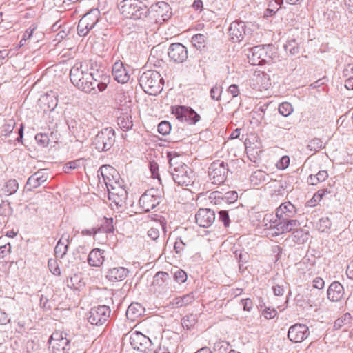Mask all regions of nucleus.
<instances>
[{"instance_id": "obj_2", "label": "nucleus", "mask_w": 353, "mask_h": 353, "mask_svg": "<svg viewBox=\"0 0 353 353\" xmlns=\"http://www.w3.org/2000/svg\"><path fill=\"white\" fill-rule=\"evenodd\" d=\"M168 158L170 164V172L174 181L179 185L188 186L193 183V172L186 164L179 161V156L172 152H168Z\"/></svg>"}, {"instance_id": "obj_44", "label": "nucleus", "mask_w": 353, "mask_h": 353, "mask_svg": "<svg viewBox=\"0 0 353 353\" xmlns=\"http://www.w3.org/2000/svg\"><path fill=\"white\" fill-rule=\"evenodd\" d=\"M196 323V316L194 314H188L182 319L181 324L183 328L187 330L192 327Z\"/></svg>"}, {"instance_id": "obj_38", "label": "nucleus", "mask_w": 353, "mask_h": 353, "mask_svg": "<svg viewBox=\"0 0 353 353\" xmlns=\"http://www.w3.org/2000/svg\"><path fill=\"white\" fill-rule=\"evenodd\" d=\"M111 169L112 170L113 168L109 165H103L102 167H101L100 170H101V174H102V176H103V181L107 187V189H108V192H109V190H110V188L114 187L115 184H120L119 181H117L114 179H111L109 176H105L104 174H103V171L104 170H108V169Z\"/></svg>"}, {"instance_id": "obj_9", "label": "nucleus", "mask_w": 353, "mask_h": 353, "mask_svg": "<svg viewBox=\"0 0 353 353\" xmlns=\"http://www.w3.org/2000/svg\"><path fill=\"white\" fill-rule=\"evenodd\" d=\"M160 202L161 197L158 195V191L153 188L143 194L139 201L140 208L145 212L154 209Z\"/></svg>"}, {"instance_id": "obj_7", "label": "nucleus", "mask_w": 353, "mask_h": 353, "mask_svg": "<svg viewBox=\"0 0 353 353\" xmlns=\"http://www.w3.org/2000/svg\"><path fill=\"white\" fill-rule=\"evenodd\" d=\"M110 313L111 310L107 305L94 307L90 309L88 314V320L92 325L100 326L108 321Z\"/></svg>"}, {"instance_id": "obj_32", "label": "nucleus", "mask_w": 353, "mask_h": 353, "mask_svg": "<svg viewBox=\"0 0 353 353\" xmlns=\"http://www.w3.org/2000/svg\"><path fill=\"white\" fill-rule=\"evenodd\" d=\"M331 193V191L327 188L321 189L316 192L313 197L307 202V205L310 207H314L322 199V198L326 194Z\"/></svg>"}, {"instance_id": "obj_52", "label": "nucleus", "mask_w": 353, "mask_h": 353, "mask_svg": "<svg viewBox=\"0 0 353 353\" xmlns=\"http://www.w3.org/2000/svg\"><path fill=\"white\" fill-rule=\"evenodd\" d=\"M222 93V88L215 85L210 90V97L213 100L219 101Z\"/></svg>"}, {"instance_id": "obj_40", "label": "nucleus", "mask_w": 353, "mask_h": 353, "mask_svg": "<svg viewBox=\"0 0 353 353\" xmlns=\"http://www.w3.org/2000/svg\"><path fill=\"white\" fill-rule=\"evenodd\" d=\"M284 48L286 51L289 52L292 55L296 54L299 52V43L294 39L288 41L284 45Z\"/></svg>"}, {"instance_id": "obj_13", "label": "nucleus", "mask_w": 353, "mask_h": 353, "mask_svg": "<svg viewBox=\"0 0 353 353\" xmlns=\"http://www.w3.org/2000/svg\"><path fill=\"white\" fill-rule=\"evenodd\" d=\"M250 34V29L246 28L243 21H233L229 28V34L231 40L234 42H240L245 36Z\"/></svg>"}, {"instance_id": "obj_4", "label": "nucleus", "mask_w": 353, "mask_h": 353, "mask_svg": "<svg viewBox=\"0 0 353 353\" xmlns=\"http://www.w3.org/2000/svg\"><path fill=\"white\" fill-rule=\"evenodd\" d=\"M115 141L114 130L111 128H105L95 136L93 144L99 151H108Z\"/></svg>"}, {"instance_id": "obj_23", "label": "nucleus", "mask_w": 353, "mask_h": 353, "mask_svg": "<svg viewBox=\"0 0 353 353\" xmlns=\"http://www.w3.org/2000/svg\"><path fill=\"white\" fill-rule=\"evenodd\" d=\"M104 250L99 248L92 249L88 254L87 261L90 266L101 267L105 261Z\"/></svg>"}, {"instance_id": "obj_25", "label": "nucleus", "mask_w": 353, "mask_h": 353, "mask_svg": "<svg viewBox=\"0 0 353 353\" xmlns=\"http://www.w3.org/2000/svg\"><path fill=\"white\" fill-rule=\"evenodd\" d=\"M112 75L114 76V79L120 83H125L128 82L130 79V75L121 61H117L113 65Z\"/></svg>"}, {"instance_id": "obj_51", "label": "nucleus", "mask_w": 353, "mask_h": 353, "mask_svg": "<svg viewBox=\"0 0 353 353\" xmlns=\"http://www.w3.org/2000/svg\"><path fill=\"white\" fill-rule=\"evenodd\" d=\"M171 130V125L167 121H161L158 125V132L163 134L167 135Z\"/></svg>"}, {"instance_id": "obj_63", "label": "nucleus", "mask_w": 353, "mask_h": 353, "mask_svg": "<svg viewBox=\"0 0 353 353\" xmlns=\"http://www.w3.org/2000/svg\"><path fill=\"white\" fill-rule=\"evenodd\" d=\"M241 304L242 305L243 310L245 311H248V312H250L251 310V309L252 308V305H253L252 300L248 298L242 299L241 301Z\"/></svg>"}, {"instance_id": "obj_8", "label": "nucleus", "mask_w": 353, "mask_h": 353, "mask_svg": "<svg viewBox=\"0 0 353 353\" xmlns=\"http://www.w3.org/2000/svg\"><path fill=\"white\" fill-rule=\"evenodd\" d=\"M119 9L124 17L134 19L141 18L143 11V9L136 3V0L122 1Z\"/></svg>"}, {"instance_id": "obj_33", "label": "nucleus", "mask_w": 353, "mask_h": 353, "mask_svg": "<svg viewBox=\"0 0 353 353\" xmlns=\"http://www.w3.org/2000/svg\"><path fill=\"white\" fill-rule=\"evenodd\" d=\"M278 218L274 216L272 214H268L264 216V218L262 221L263 226L265 227V228L269 229L272 231V232H274L276 224L277 223Z\"/></svg>"}, {"instance_id": "obj_50", "label": "nucleus", "mask_w": 353, "mask_h": 353, "mask_svg": "<svg viewBox=\"0 0 353 353\" xmlns=\"http://www.w3.org/2000/svg\"><path fill=\"white\" fill-rule=\"evenodd\" d=\"M35 140L41 147H46L50 141L49 137L45 133H39L35 136Z\"/></svg>"}, {"instance_id": "obj_10", "label": "nucleus", "mask_w": 353, "mask_h": 353, "mask_svg": "<svg viewBox=\"0 0 353 353\" xmlns=\"http://www.w3.org/2000/svg\"><path fill=\"white\" fill-rule=\"evenodd\" d=\"M130 342L133 349L141 352L147 353L151 350L150 339L138 331L130 334Z\"/></svg>"}, {"instance_id": "obj_12", "label": "nucleus", "mask_w": 353, "mask_h": 353, "mask_svg": "<svg viewBox=\"0 0 353 353\" xmlns=\"http://www.w3.org/2000/svg\"><path fill=\"white\" fill-rule=\"evenodd\" d=\"M310 334L309 328L305 324L296 323L290 327L288 338L293 343H301Z\"/></svg>"}, {"instance_id": "obj_53", "label": "nucleus", "mask_w": 353, "mask_h": 353, "mask_svg": "<svg viewBox=\"0 0 353 353\" xmlns=\"http://www.w3.org/2000/svg\"><path fill=\"white\" fill-rule=\"evenodd\" d=\"M48 266L49 268L50 271L54 275H59L61 272L60 269L58 266L57 262L55 259H49L48 262Z\"/></svg>"}, {"instance_id": "obj_15", "label": "nucleus", "mask_w": 353, "mask_h": 353, "mask_svg": "<svg viewBox=\"0 0 353 353\" xmlns=\"http://www.w3.org/2000/svg\"><path fill=\"white\" fill-rule=\"evenodd\" d=\"M168 57L175 63H183L188 58L185 46L180 43H172L168 48Z\"/></svg>"}, {"instance_id": "obj_43", "label": "nucleus", "mask_w": 353, "mask_h": 353, "mask_svg": "<svg viewBox=\"0 0 353 353\" xmlns=\"http://www.w3.org/2000/svg\"><path fill=\"white\" fill-rule=\"evenodd\" d=\"M15 124V121L13 119L6 120L2 126L1 134L6 137L9 135L13 131Z\"/></svg>"}, {"instance_id": "obj_31", "label": "nucleus", "mask_w": 353, "mask_h": 353, "mask_svg": "<svg viewBox=\"0 0 353 353\" xmlns=\"http://www.w3.org/2000/svg\"><path fill=\"white\" fill-rule=\"evenodd\" d=\"M100 12L98 9L91 10L90 12L86 13L82 18V20H85V23H88L90 26H95L99 21Z\"/></svg>"}, {"instance_id": "obj_30", "label": "nucleus", "mask_w": 353, "mask_h": 353, "mask_svg": "<svg viewBox=\"0 0 353 353\" xmlns=\"http://www.w3.org/2000/svg\"><path fill=\"white\" fill-rule=\"evenodd\" d=\"M117 123L123 131H128L133 126L132 116L128 113L119 116L117 119Z\"/></svg>"}, {"instance_id": "obj_21", "label": "nucleus", "mask_w": 353, "mask_h": 353, "mask_svg": "<svg viewBox=\"0 0 353 353\" xmlns=\"http://www.w3.org/2000/svg\"><path fill=\"white\" fill-rule=\"evenodd\" d=\"M129 273V270L124 267H114L107 270L106 279L110 281H121L124 280Z\"/></svg>"}, {"instance_id": "obj_14", "label": "nucleus", "mask_w": 353, "mask_h": 353, "mask_svg": "<svg viewBox=\"0 0 353 353\" xmlns=\"http://www.w3.org/2000/svg\"><path fill=\"white\" fill-rule=\"evenodd\" d=\"M150 12L157 21H165L172 16V11L170 5L165 1H160L150 8Z\"/></svg>"}, {"instance_id": "obj_17", "label": "nucleus", "mask_w": 353, "mask_h": 353, "mask_svg": "<svg viewBox=\"0 0 353 353\" xmlns=\"http://www.w3.org/2000/svg\"><path fill=\"white\" fill-rule=\"evenodd\" d=\"M127 197V191L121 184H115L114 187L109 190L108 198L117 206L122 207L125 204Z\"/></svg>"}, {"instance_id": "obj_56", "label": "nucleus", "mask_w": 353, "mask_h": 353, "mask_svg": "<svg viewBox=\"0 0 353 353\" xmlns=\"http://www.w3.org/2000/svg\"><path fill=\"white\" fill-rule=\"evenodd\" d=\"M85 20L81 19L79 20L77 26V32L80 37H85L88 34V30H87L86 26L85 25Z\"/></svg>"}, {"instance_id": "obj_60", "label": "nucleus", "mask_w": 353, "mask_h": 353, "mask_svg": "<svg viewBox=\"0 0 353 353\" xmlns=\"http://www.w3.org/2000/svg\"><path fill=\"white\" fill-rule=\"evenodd\" d=\"M290 164V158L288 156H283L281 158L279 162L276 163V166L279 169L284 170Z\"/></svg>"}, {"instance_id": "obj_6", "label": "nucleus", "mask_w": 353, "mask_h": 353, "mask_svg": "<svg viewBox=\"0 0 353 353\" xmlns=\"http://www.w3.org/2000/svg\"><path fill=\"white\" fill-rule=\"evenodd\" d=\"M228 172V164L223 161H215L212 162L208 168V175L212 183L221 185L226 179V174Z\"/></svg>"}, {"instance_id": "obj_22", "label": "nucleus", "mask_w": 353, "mask_h": 353, "mask_svg": "<svg viewBox=\"0 0 353 353\" xmlns=\"http://www.w3.org/2000/svg\"><path fill=\"white\" fill-rule=\"evenodd\" d=\"M48 179V174L43 170H39L31 175L27 181L26 188L28 190L37 188Z\"/></svg>"}, {"instance_id": "obj_45", "label": "nucleus", "mask_w": 353, "mask_h": 353, "mask_svg": "<svg viewBox=\"0 0 353 353\" xmlns=\"http://www.w3.org/2000/svg\"><path fill=\"white\" fill-rule=\"evenodd\" d=\"M307 148L310 151L316 152L321 148H324V145L321 139L315 138L308 143Z\"/></svg>"}, {"instance_id": "obj_55", "label": "nucleus", "mask_w": 353, "mask_h": 353, "mask_svg": "<svg viewBox=\"0 0 353 353\" xmlns=\"http://www.w3.org/2000/svg\"><path fill=\"white\" fill-rule=\"evenodd\" d=\"M186 248V243L181 238H177L174 243V249L177 254H181Z\"/></svg>"}, {"instance_id": "obj_37", "label": "nucleus", "mask_w": 353, "mask_h": 353, "mask_svg": "<svg viewBox=\"0 0 353 353\" xmlns=\"http://www.w3.org/2000/svg\"><path fill=\"white\" fill-rule=\"evenodd\" d=\"M292 235L294 241L297 243H304L308 239V232L303 229L296 228L294 230Z\"/></svg>"}, {"instance_id": "obj_58", "label": "nucleus", "mask_w": 353, "mask_h": 353, "mask_svg": "<svg viewBox=\"0 0 353 353\" xmlns=\"http://www.w3.org/2000/svg\"><path fill=\"white\" fill-rule=\"evenodd\" d=\"M219 219L223 223L225 227H228L230 225V218L228 211L226 210H220L219 212Z\"/></svg>"}, {"instance_id": "obj_34", "label": "nucleus", "mask_w": 353, "mask_h": 353, "mask_svg": "<svg viewBox=\"0 0 353 353\" xmlns=\"http://www.w3.org/2000/svg\"><path fill=\"white\" fill-rule=\"evenodd\" d=\"M343 75L349 77L345 81V87L349 90H353V65L348 64L343 70Z\"/></svg>"}, {"instance_id": "obj_16", "label": "nucleus", "mask_w": 353, "mask_h": 353, "mask_svg": "<svg viewBox=\"0 0 353 353\" xmlns=\"http://www.w3.org/2000/svg\"><path fill=\"white\" fill-rule=\"evenodd\" d=\"M278 218L277 223L275 225L276 228L274 232H272L273 236H279L280 234L288 233L298 228L300 225V222L296 219H288Z\"/></svg>"}, {"instance_id": "obj_5", "label": "nucleus", "mask_w": 353, "mask_h": 353, "mask_svg": "<svg viewBox=\"0 0 353 353\" xmlns=\"http://www.w3.org/2000/svg\"><path fill=\"white\" fill-rule=\"evenodd\" d=\"M67 334L63 332L56 331L52 333L48 340L49 347L52 353H68L70 349V340L67 339Z\"/></svg>"}, {"instance_id": "obj_39", "label": "nucleus", "mask_w": 353, "mask_h": 353, "mask_svg": "<svg viewBox=\"0 0 353 353\" xmlns=\"http://www.w3.org/2000/svg\"><path fill=\"white\" fill-rule=\"evenodd\" d=\"M268 175L261 170L255 171L250 176V180L255 185L261 184L266 181Z\"/></svg>"}, {"instance_id": "obj_24", "label": "nucleus", "mask_w": 353, "mask_h": 353, "mask_svg": "<svg viewBox=\"0 0 353 353\" xmlns=\"http://www.w3.org/2000/svg\"><path fill=\"white\" fill-rule=\"evenodd\" d=\"M327 294V298L330 301L333 302L339 301L344 296L343 287L339 282L334 281L329 286Z\"/></svg>"}, {"instance_id": "obj_36", "label": "nucleus", "mask_w": 353, "mask_h": 353, "mask_svg": "<svg viewBox=\"0 0 353 353\" xmlns=\"http://www.w3.org/2000/svg\"><path fill=\"white\" fill-rule=\"evenodd\" d=\"M352 323V316L350 313H345L341 317L336 319L334 324L336 330L341 329L343 327H349Z\"/></svg>"}, {"instance_id": "obj_46", "label": "nucleus", "mask_w": 353, "mask_h": 353, "mask_svg": "<svg viewBox=\"0 0 353 353\" xmlns=\"http://www.w3.org/2000/svg\"><path fill=\"white\" fill-rule=\"evenodd\" d=\"M332 222L328 217H322L320 219L316 224L318 230L324 232L330 228Z\"/></svg>"}, {"instance_id": "obj_49", "label": "nucleus", "mask_w": 353, "mask_h": 353, "mask_svg": "<svg viewBox=\"0 0 353 353\" xmlns=\"http://www.w3.org/2000/svg\"><path fill=\"white\" fill-rule=\"evenodd\" d=\"M228 343L224 341L216 342L213 346V351L215 353H227L228 350Z\"/></svg>"}, {"instance_id": "obj_18", "label": "nucleus", "mask_w": 353, "mask_h": 353, "mask_svg": "<svg viewBox=\"0 0 353 353\" xmlns=\"http://www.w3.org/2000/svg\"><path fill=\"white\" fill-rule=\"evenodd\" d=\"M196 223L203 228L210 227L215 220L214 212L208 208H201L195 215Z\"/></svg>"}, {"instance_id": "obj_3", "label": "nucleus", "mask_w": 353, "mask_h": 353, "mask_svg": "<svg viewBox=\"0 0 353 353\" xmlns=\"http://www.w3.org/2000/svg\"><path fill=\"white\" fill-rule=\"evenodd\" d=\"M139 82L143 90L150 95H157L160 93L164 84L163 77L156 70H147L143 72Z\"/></svg>"}, {"instance_id": "obj_28", "label": "nucleus", "mask_w": 353, "mask_h": 353, "mask_svg": "<svg viewBox=\"0 0 353 353\" xmlns=\"http://www.w3.org/2000/svg\"><path fill=\"white\" fill-rule=\"evenodd\" d=\"M171 281L170 275L165 272H158L154 276L152 285L158 287L160 290L168 289V285Z\"/></svg>"}, {"instance_id": "obj_57", "label": "nucleus", "mask_w": 353, "mask_h": 353, "mask_svg": "<svg viewBox=\"0 0 353 353\" xmlns=\"http://www.w3.org/2000/svg\"><path fill=\"white\" fill-rule=\"evenodd\" d=\"M80 163H81L80 159L70 161L64 165L63 170L65 172H68L69 170H74V169H76L78 167H79Z\"/></svg>"}, {"instance_id": "obj_27", "label": "nucleus", "mask_w": 353, "mask_h": 353, "mask_svg": "<svg viewBox=\"0 0 353 353\" xmlns=\"http://www.w3.org/2000/svg\"><path fill=\"white\" fill-rule=\"evenodd\" d=\"M145 312V308L139 303H131L126 311V317L131 321L137 320Z\"/></svg>"}, {"instance_id": "obj_47", "label": "nucleus", "mask_w": 353, "mask_h": 353, "mask_svg": "<svg viewBox=\"0 0 353 353\" xmlns=\"http://www.w3.org/2000/svg\"><path fill=\"white\" fill-rule=\"evenodd\" d=\"M279 112L281 115L288 117L292 113L293 107L288 102H283L279 105Z\"/></svg>"}, {"instance_id": "obj_64", "label": "nucleus", "mask_w": 353, "mask_h": 353, "mask_svg": "<svg viewBox=\"0 0 353 353\" xmlns=\"http://www.w3.org/2000/svg\"><path fill=\"white\" fill-rule=\"evenodd\" d=\"M154 353H170L168 347L164 342H161L159 347L154 350Z\"/></svg>"}, {"instance_id": "obj_29", "label": "nucleus", "mask_w": 353, "mask_h": 353, "mask_svg": "<svg viewBox=\"0 0 353 353\" xmlns=\"http://www.w3.org/2000/svg\"><path fill=\"white\" fill-rule=\"evenodd\" d=\"M195 300L194 292H190L182 296H178L173 299L172 304L176 307H183L192 303Z\"/></svg>"}, {"instance_id": "obj_20", "label": "nucleus", "mask_w": 353, "mask_h": 353, "mask_svg": "<svg viewBox=\"0 0 353 353\" xmlns=\"http://www.w3.org/2000/svg\"><path fill=\"white\" fill-rule=\"evenodd\" d=\"M296 207L290 201L281 204L276 210V216L279 219H293L296 214Z\"/></svg>"}, {"instance_id": "obj_19", "label": "nucleus", "mask_w": 353, "mask_h": 353, "mask_svg": "<svg viewBox=\"0 0 353 353\" xmlns=\"http://www.w3.org/2000/svg\"><path fill=\"white\" fill-rule=\"evenodd\" d=\"M176 117L182 121L195 124L200 120V116L191 108L180 106L176 110Z\"/></svg>"}, {"instance_id": "obj_61", "label": "nucleus", "mask_w": 353, "mask_h": 353, "mask_svg": "<svg viewBox=\"0 0 353 353\" xmlns=\"http://www.w3.org/2000/svg\"><path fill=\"white\" fill-rule=\"evenodd\" d=\"M266 319H272L277 314V311L274 308L267 307L264 310L263 313Z\"/></svg>"}, {"instance_id": "obj_35", "label": "nucleus", "mask_w": 353, "mask_h": 353, "mask_svg": "<svg viewBox=\"0 0 353 353\" xmlns=\"http://www.w3.org/2000/svg\"><path fill=\"white\" fill-rule=\"evenodd\" d=\"M192 45L198 50H203L206 46V37L203 34H196L191 39Z\"/></svg>"}, {"instance_id": "obj_42", "label": "nucleus", "mask_w": 353, "mask_h": 353, "mask_svg": "<svg viewBox=\"0 0 353 353\" xmlns=\"http://www.w3.org/2000/svg\"><path fill=\"white\" fill-rule=\"evenodd\" d=\"M95 119L91 114H88L86 117L83 118L81 121L82 128L84 131L93 129L95 127Z\"/></svg>"}, {"instance_id": "obj_62", "label": "nucleus", "mask_w": 353, "mask_h": 353, "mask_svg": "<svg viewBox=\"0 0 353 353\" xmlns=\"http://www.w3.org/2000/svg\"><path fill=\"white\" fill-rule=\"evenodd\" d=\"M225 199L232 203L236 201L238 199V194L235 191H229L225 194Z\"/></svg>"}, {"instance_id": "obj_54", "label": "nucleus", "mask_w": 353, "mask_h": 353, "mask_svg": "<svg viewBox=\"0 0 353 353\" xmlns=\"http://www.w3.org/2000/svg\"><path fill=\"white\" fill-rule=\"evenodd\" d=\"M174 279L179 283H183L187 280L186 272L182 270H178L174 274Z\"/></svg>"}, {"instance_id": "obj_48", "label": "nucleus", "mask_w": 353, "mask_h": 353, "mask_svg": "<svg viewBox=\"0 0 353 353\" xmlns=\"http://www.w3.org/2000/svg\"><path fill=\"white\" fill-rule=\"evenodd\" d=\"M18 188L19 184L17 180L10 179L6 184L5 192H7L9 195H11L17 191Z\"/></svg>"}, {"instance_id": "obj_59", "label": "nucleus", "mask_w": 353, "mask_h": 353, "mask_svg": "<svg viewBox=\"0 0 353 353\" xmlns=\"http://www.w3.org/2000/svg\"><path fill=\"white\" fill-rule=\"evenodd\" d=\"M150 169L152 173V176L153 178H157L160 181L159 174V165L155 161L150 162Z\"/></svg>"}, {"instance_id": "obj_11", "label": "nucleus", "mask_w": 353, "mask_h": 353, "mask_svg": "<svg viewBox=\"0 0 353 353\" xmlns=\"http://www.w3.org/2000/svg\"><path fill=\"white\" fill-rule=\"evenodd\" d=\"M270 46H256L250 50L248 58L250 64L254 65H262L267 61L270 55L268 52V49Z\"/></svg>"}, {"instance_id": "obj_41", "label": "nucleus", "mask_w": 353, "mask_h": 353, "mask_svg": "<svg viewBox=\"0 0 353 353\" xmlns=\"http://www.w3.org/2000/svg\"><path fill=\"white\" fill-rule=\"evenodd\" d=\"M114 220L112 218H105L104 221L101 226L98 228L99 232H103L106 233H110L114 232Z\"/></svg>"}, {"instance_id": "obj_1", "label": "nucleus", "mask_w": 353, "mask_h": 353, "mask_svg": "<svg viewBox=\"0 0 353 353\" xmlns=\"http://www.w3.org/2000/svg\"><path fill=\"white\" fill-rule=\"evenodd\" d=\"M70 78L74 85L79 90L93 94L97 93V88L99 92L104 91L110 81L108 77L101 74L92 68L90 61L77 63L70 70Z\"/></svg>"}, {"instance_id": "obj_26", "label": "nucleus", "mask_w": 353, "mask_h": 353, "mask_svg": "<svg viewBox=\"0 0 353 353\" xmlns=\"http://www.w3.org/2000/svg\"><path fill=\"white\" fill-rule=\"evenodd\" d=\"M70 236L68 234H63L57 242L54 248V253L57 257L63 258L67 253Z\"/></svg>"}]
</instances>
